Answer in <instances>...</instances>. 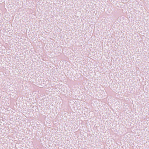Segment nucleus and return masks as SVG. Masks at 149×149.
<instances>
[{"label": "nucleus", "instance_id": "nucleus-1", "mask_svg": "<svg viewBox=\"0 0 149 149\" xmlns=\"http://www.w3.org/2000/svg\"><path fill=\"white\" fill-rule=\"evenodd\" d=\"M66 77H68L71 80H72L73 79L74 80V75H67Z\"/></svg>", "mask_w": 149, "mask_h": 149}]
</instances>
